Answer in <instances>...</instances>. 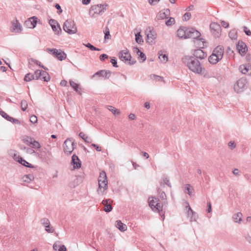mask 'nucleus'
Returning a JSON list of instances; mask_svg holds the SVG:
<instances>
[{"mask_svg":"<svg viewBox=\"0 0 251 251\" xmlns=\"http://www.w3.org/2000/svg\"><path fill=\"white\" fill-rule=\"evenodd\" d=\"M177 36L181 39H197L201 36L199 31L193 28L180 26L176 31Z\"/></svg>","mask_w":251,"mask_h":251,"instance_id":"nucleus-1","label":"nucleus"},{"mask_svg":"<svg viewBox=\"0 0 251 251\" xmlns=\"http://www.w3.org/2000/svg\"><path fill=\"white\" fill-rule=\"evenodd\" d=\"M184 62L190 70L196 74H203L204 69L201 67L200 62L191 57H186Z\"/></svg>","mask_w":251,"mask_h":251,"instance_id":"nucleus-2","label":"nucleus"},{"mask_svg":"<svg viewBox=\"0 0 251 251\" xmlns=\"http://www.w3.org/2000/svg\"><path fill=\"white\" fill-rule=\"evenodd\" d=\"M39 79L48 82L50 80V77L47 72L43 71L36 70L34 74L31 73L26 74L24 78V80L29 82L34 79Z\"/></svg>","mask_w":251,"mask_h":251,"instance_id":"nucleus-3","label":"nucleus"},{"mask_svg":"<svg viewBox=\"0 0 251 251\" xmlns=\"http://www.w3.org/2000/svg\"><path fill=\"white\" fill-rule=\"evenodd\" d=\"M108 7L107 4H98L92 5L89 10V15L92 18L101 15Z\"/></svg>","mask_w":251,"mask_h":251,"instance_id":"nucleus-4","label":"nucleus"},{"mask_svg":"<svg viewBox=\"0 0 251 251\" xmlns=\"http://www.w3.org/2000/svg\"><path fill=\"white\" fill-rule=\"evenodd\" d=\"M99 187L97 189L98 194L104 195L108 189V181L105 172H100L98 178Z\"/></svg>","mask_w":251,"mask_h":251,"instance_id":"nucleus-5","label":"nucleus"},{"mask_svg":"<svg viewBox=\"0 0 251 251\" xmlns=\"http://www.w3.org/2000/svg\"><path fill=\"white\" fill-rule=\"evenodd\" d=\"M148 202L149 206L152 210L155 212L159 213L162 220H164L165 215L164 213L162 211L163 205L159 201V200L155 197H151L149 198Z\"/></svg>","mask_w":251,"mask_h":251,"instance_id":"nucleus-6","label":"nucleus"},{"mask_svg":"<svg viewBox=\"0 0 251 251\" xmlns=\"http://www.w3.org/2000/svg\"><path fill=\"white\" fill-rule=\"evenodd\" d=\"M63 27L64 31L70 34H75L77 31L74 21L72 20L66 21Z\"/></svg>","mask_w":251,"mask_h":251,"instance_id":"nucleus-7","label":"nucleus"},{"mask_svg":"<svg viewBox=\"0 0 251 251\" xmlns=\"http://www.w3.org/2000/svg\"><path fill=\"white\" fill-rule=\"evenodd\" d=\"M46 51L60 61L65 60L67 57L66 54L60 49L48 48Z\"/></svg>","mask_w":251,"mask_h":251,"instance_id":"nucleus-8","label":"nucleus"},{"mask_svg":"<svg viewBox=\"0 0 251 251\" xmlns=\"http://www.w3.org/2000/svg\"><path fill=\"white\" fill-rule=\"evenodd\" d=\"M118 57L122 61L128 64L132 65L135 63V61L131 60V55L127 49L121 50L118 54Z\"/></svg>","mask_w":251,"mask_h":251,"instance_id":"nucleus-9","label":"nucleus"},{"mask_svg":"<svg viewBox=\"0 0 251 251\" xmlns=\"http://www.w3.org/2000/svg\"><path fill=\"white\" fill-rule=\"evenodd\" d=\"M146 41L149 44H152L157 37V33L153 28L148 27L145 30Z\"/></svg>","mask_w":251,"mask_h":251,"instance_id":"nucleus-10","label":"nucleus"},{"mask_svg":"<svg viewBox=\"0 0 251 251\" xmlns=\"http://www.w3.org/2000/svg\"><path fill=\"white\" fill-rule=\"evenodd\" d=\"M10 30L12 32L19 33L22 31L23 27L19 22L17 19H15L11 22Z\"/></svg>","mask_w":251,"mask_h":251,"instance_id":"nucleus-11","label":"nucleus"},{"mask_svg":"<svg viewBox=\"0 0 251 251\" xmlns=\"http://www.w3.org/2000/svg\"><path fill=\"white\" fill-rule=\"evenodd\" d=\"M74 142L71 139H67L64 144V150L66 153L70 154L74 151Z\"/></svg>","mask_w":251,"mask_h":251,"instance_id":"nucleus-12","label":"nucleus"},{"mask_svg":"<svg viewBox=\"0 0 251 251\" xmlns=\"http://www.w3.org/2000/svg\"><path fill=\"white\" fill-rule=\"evenodd\" d=\"M246 87V81L244 79L238 80L234 85V89L237 93L242 92Z\"/></svg>","mask_w":251,"mask_h":251,"instance_id":"nucleus-13","label":"nucleus"},{"mask_svg":"<svg viewBox=\"0 0 251 251\" xmlns=\"http://www.w3.org/2000/svg\"><path fill=\"white\" fill-rule=\"evenodd\" d=\"M236 49L240 55L244 56L248 51L246 44L242 41H239L236 45Z\"/></svg>","mask_w":251,"mask_h":251,"instance_id":"nucleus-14","label":"nucleus"},{"mask_svg":"<svg viewBox=\"0 0 251 251\" xmlns=\"http://www.w3.org/2000/svg\"><path fill=\"white\" fill-rule=\"evenodd\" d=\"M240 72L245 75L251 76V65L250 64L241 65L239 67Z\"/></svg>","mask_w":251,"mask_h":251,"instance_id":"nucleus-15","label":"nucleus"},{"mask_svg":"<svg viewBox=\"0 0 251 251\" xmlns=\"http://www.w3.org/2000/svg\"><path fill=\"white\" fill-rule=\"evenodd\" d=\"M37 20L38 19L36 17H31L25 22V25L28 28H33L36 26Z\"/></svg>","mask_w":251,"mask_h":251,"instance_id":"nucleus-16","label":"nucleus"},{"mask_svg":"<svg viewBox=\"0 0 251 251\" xmlns=\"http://www.w3.org/2000/svg\"><path fill=\"white\" fill-rule=\"evenodd\" d=\"M211 31L216 36H219L221 32L220 25L216 23H212L210 25Z\"/></svg>","mask_w":251,"mask_h":251,"instance_id":"nucleus-17","label":"nucleus"},{"mask_svg":"<svg viewBox=\"0 0 251 251\" xmlns=\"http://www.w3.org/2000/svg\"><path fill=\"white\" fill-rule=\"evenodd\" d=\"M49 23L55 33L59 34L60 32L61 31V29L57 22L51 19Z\"/></svg>","mask_w":251,"mask_h":251,"instance_id":"nucleus-18","label":"nucleus"},{"mask_svg":"<svg viewBox=\"0 0 251 251\" xmlns=\"http://www.w3.org/2000/svg\"><path fill=\"white\" fill-rule=\"evenodd\" d=\"M170 15V10L168 9H163L158 13L156 17L158 20H162L168 18Z\"/></svg>","mask_w":251,"mask_h":251,"instance_id":"nucleus-19","label":"nucleus"},{"mask_svg":"<svg viewBox=\"0 0 251 251\" xmlns=\"http://www.w3.org/2000/svg\"><path fill=\"white\" fill-rule=\"evenodd\" d=\"M113 201L110 199L103 200L102 202V204L104 205V210L105 212H110L112 209V203Z\"/></svg>","mask_w":251,"mask_h":251,"instance_id":"nucleus-20","label":"nucleus"},{"mask_svg":"<svg viewBox=\"0 0 251 251\" xmlns=\"http://www.w3.org/2000/svg\"><path fill=\"white\" fill-rule=\"evenodd\" d=\"M71 164L73 165L74 169H78L80 168L81 165L80 160L75 155L72 156Z\"/></svg>","mask_w":251,"mask_h":251,"instance_id":"nucleus-21","label":"nucleus"},{"mask_svg":"<svg viewBox=\"0 0 251 251\" xmlns=\"http://www.w3.org/2000/svg\"><path fill=\"white\" fill-rule=\"evenodd\" d=\"M158 58L162 63H166L168 61V55L166 52L160 50L158 53Z\"/></svg>","mask_w":251,"mask_h":251,"instance_id":"nucleus-22","label":"nucleus"},{"mask_svg":"<svg viewBox=\"0 0 251 251\" xmlns=\"http://www.w3.org/2000/svg\"><path fill=\"white\" fill-rule=\"evenodd\" d=\"M213 52L218 56V57L223 58L224 53V48L223 46H218L214 50Z\"/></svg>","mask_w":251,"mask_h":251,"instance_id":"nucleus-23","label":"nucleus"},{"mask_svg":"<svg viewBox=\"0 0 251 251\" xmlns=\"http://www.w3.org/2000/svg\"><path fill=\"white\" fill-rule=\"evenodd\" d=\"M193 54L195 57L201 59L204 58L206 56L205 53L201 49L195 50Z\"/></svg>","mask_w":251,"mask_h":251,"instance_id":"nucleus-24","label":"nucleus"},{"mask_svg":"<svg viewBox=\"0 0 251 251\" xmlns=\"http://www.w3.org/2000/svg\"><path fill=\"white\" fill-rule=\"evenodd\" d=\"M222 59L221 57H218L214 52H213L212 54L209 57V61L211 64H216L220 60Z\"/></svg>","mask_w":251,"mask_h":251,"instance_id":"nucleus-25","label":"nucleus"},{"mask_svg":"<svg viewBox=\"0 0 251 251\" xmlns=\"http://www.w3.org/2000/svg\"><path fill=\"white\" fill-rule=\"evenodd\" d=\"M55 251H66V248L63 245H61L59 242H55L53 246Z\"/></svg>","mask_w":251,"mask_h":251,"instance_id":"nucleus-26","label":"nucleus"},{"mask_svg":"<svg viewBox=\"0 0 251 251\" xmlns=\"http://www.w3.org/2000/svg\"><path fill=\"white\" fill-rule=\"evenodd\" d=\"M116 227L121 231H125L127 229L126 225L122 223L121 221H117L116 224Z\"/></svg>","mask_w":251,"mask_h":251,"instance_id":"nucleus-27","label":"nucleus"},{"mask_svg":"<svg viewBox=\"0 0 251 251\" xmlns=\"http://www.w3.org/2000/svg\"><path fill=\"white\" fill-rule=\"evenodd\" d=\"M70 84L71 87L77 93L81 94V89L79 87V84L76 83L73 80L70 81Z\"/></svg>","mask_w":251,"mask_h":251,"instance_id":"nucleus-28","label":"nucleus"},{"mask_svg":"<svg viewBox=\"0 0 251 251\" xmlns=\"http://www.w3.org/2000/svg\"><path fill=\"white\" fill-rule=\"evenodd\" d=\"M199 38L196 39V41L195 42L196 46L200 49L203 48L206 43L205 41L201 40V39H199Z\"/></svg>","mask_w":251,"mask_h":251,"instance_id":"nucleus-29","label":"nucleus"},{"mask_svg":"<svg viewBox=\"0 0 251 251\" xmlns=\"http://www.w3.org/2000/svg\"><path fill=\"white\" fill-rule=\"evenodd\" d=\"M106 108L115 115H119L120 114V110L113 106L107 105Z\"/></svg>","mask_w":251,"mask_h":251,"instance_id":"nucleus-30","label":"nucleus"},{"mask_svg":"<svg viewBox=\"0 0 251 251\" xmlns=\"http://www.w3.org/2000/svg\"><path fill=\"white\" fill-rule=\"evenodd\" d=\"M110 74L111 73L109 71H100L97 72L96 74V75H100L106 78H108L110 76Z\"/></svg>","mask_w":251,"mask_h":251,"instance_id":"nucleus-31","label":"nucleus"},{"mask_svg":"<svg viewBox=\"0 0 251 251\" xmlns=\"http://www.w3.org/2000/svg\"><path fill=\"white\" fill-rule=\"evenodd\" d=\"M242 214L238 212L234 214L233 216V220L235 222L240 223L242 221Z\"/></svg>","mask_w":251,"mask_h":251,"instance_id":"nucleus-32","label":"nucleus"},{"mask_svg":"<svg viewBox=\"0 0 251 251\" xmlns=\"http://www.w3.org/2000/svg\"><path fill=\"white\" fill-rule=\"evenodd\" d=\"M79 136L85 142L87 143H90L91 142V138L86 134L83 132H80L79 134Z\"/></svg>","mask_w":251,"mask_h":251,"instance_id":"nucleus-33","label":"nucleus"},{"mask_svg":"<svg viewBox=\"0 0 251 251\" xmlns=\"http://www.w3.org/2000/svg\"><path fill=\"white\" fill-rule=\"evenodd\" d=\"M30 146L34 149H40L41 148L40 143L35 141L34 139H33Z\"/></svg>","mask_w":251,"mask_h":251,"instance_id":"nucleus-34","label":"nucleus"},{"mask_svg":"<svg viewBox=\"0 0 251 251\" xmlns=\"http://www.w3.org/2000/svg\"><path fill=\"white\" fill-rule=\"evenodd\" d=\"M186 210L187 211V217L192 218L193 214V211L189 205L186 206Z\"/></svg>","mask_w":251,"mask_h":251,"instance_id":"nucleus-35","label":"nucleus"},{"mask_svg":"<svg viewBox=\"0 0 251 251\" xmlns=\"http://www.w3.org/2000/svg\"><path fill=\"white\" fill-rule=\"evenodd\" d=\"M136 52L138 54V55L140 56L141 59L143 61H145L146 59V55L144 53L140 51V50L138 49H136Z\"/></svg>","mask_w":251,"mask_h":251,"instance_id":"nucleus-36","label":"nucleus"},{"mask_svg":"<svg viewBox=\"0 0 251 251\" xmlns=\"http://www.w3.org/2000/svg\"><path fill=\"white\" fill-rule=\"evenodd\" d=\"M33 139V138H32L30 137L26 136L23 139V141L24 143H26L27 145L30 146Z\"/></svg>","mask_w":251,"mask_h":251,"instance_id":"nucleus-37","label":"nucleus"},{"mask_svg":"<svg viewBox=\"0 0 251 251\" xmlns=\"http://www.w3.org/2000/svg\"><path fill=\"white\" fill-rule=\"evenodd\" d=\"M29 63L31 64H36L37 65H38L39 66H40L44 69H45V68L43 66L41 65V63L38 60H35L34 59H31L29 60Z\"/></svg>","mask_w":251,"mask_h":251,"instance_id":"nucleus-38","label":"nucleus"},{"mask_svg":"<svg viewBox=\"0 0 251 251\" xmlns=\"http://www.w3.org/2000/svg\"><path fill=\"white\" fill-rule=\"evenodd\" d=\"M175 24V20L174 18H170L166 22V25L167 26H171Z\"/></svg>","mask_w":251,"mask_h":251,"instance_id":"nucleus-39","label":"nucleus"},{"mask_svg":"<svg viewBox=\"0 0 251 251\" xmlns=\"http://www.w3.org/2000/svg\"><path fill=\"white\" fill-rule=\"evenodd\" d=\"M27 101L25 100H23L21 103V106L22 110L25 111L27 108Z\"/></svg>","mask_w":251,"mask_h":251,"instance_id":"nucleus-40","label":"nucleus"},{"mask_svg":"<svg viewBox=\"0 0 251 251\" xmlns=\"http://www.w3.org/2000/svg\"><path fill=\"white\" fill-rule=\"evenodd\" d=\"M135 40L137 43H141L143 42L142 36L140 33H137L135 34Z\"/></svg>","mask_w":251,"mask_h":251,"instance_id":"nucleus-41","label":"nucleus"},{"mask_svg":"<svg viewBox=\"0 0 251 251\" xmlns=\"http://www.w3.org/2000/svg\"><path fill=\"white\" fill-rule=\"evenodd\" d=\"M49 222L48 221H47V223H44L45 226L46 227V230L49 233H52L53 232V229L52 227H50V226L48 225Z\"/></svg>","mask_w":251,"mask_h":251,"instance_id":"nucleus-42","label":"nucleus"},{"mask_svg":"<svg viewBox=\"0 0 251 251\" xmlns=\"http://www.w3.org/2000/svg\"><path fill=\"white\" fill-rule=\"evenodd\" d=\"M186 188L187 190L188 194L190 196H191L194 191L193 188L191 187V186L190 184H187L186 185Z\"/></svg>","mask_w":251,"mask_h":251,"instance_id":"nucleus-43","label":"nucleus"},{"mask_svg":"<svg viewBox=\"0 0 251 251\" xmlns=\"http://www.w3.org/2000/svg\"><path fill=\"white\" fill-rule=\"evenodd\" d=\"M33 178V176H25L23 177V180L25 182H30Z\"/></svg>","mask_w":251,"mask_h":251,"instance_id":"nucleus-44","label":"nucleus"},{"mask_svg":"<svg viewBox=\"0 0 251 251\" xmlns=\"http://www.w3.org/2000/svg\"><path fill=\"white\" fill-rule=\"evenodd\" d=\"M85 46L86 47L89 48L91 50H99L100 49L96 48V47H94L93 45H92L90 43H87L86 44H84Z\"/></svg>","mask_w":251,"mask_h":251,"instance_id":"nucleus-45","label":"nucleus"},{"mask_svg":"<svg viewBox=\"0 0 251 251\" xmlns=\"http://www.w3.org/2000/svg\"><path fill=\"white\" fill-rule=\"evenodd\" d=\"M104 34H105V39H110V37H111V35L110 34V32H109V28L106 27L105 28V29L104 30Z\"/></svg>","mask_w":251,"mask_h":251,"instance_id":"nucleus-46","label":"nucleus"},{"mask_svg":"<svg viewBox=\"0 0 251 251\" xmlns=\"http://www.w3.org/2000/svg\"><path fill=\"white\" fill-rule=\"evenodd\" d=\"M22 165L25 166H26V167H30V164L26 162L25 160L22 159V158H21L20 159V160L19 161Z\"/></svg>","mask_w":251,"mask_h":251,"instance_id":"nucleus-47","label":"nucleus"},{"mask_svg":"<svg viewBox=\"0 0 251 251\" xmlns=\"http://www.w3.org/2000/svg\"><path fill=\"white\" fill-rule=\"evenodd\" d=\"M30 121L33 124H35L37 122V118L35 115H32L30 118Z\"/></svg>","mask_w":251,"mask_h":251,"instance_id":"nucleus-48","label":"nucleus"},{"mask_svg":"<svg viewBox=\"0 0 251 251\" xmlns=\"http://www.w3.org/2000/svg\"><path fill=\"white\" fill-rule=\"evenodd\" d=\"M191 17V14L190 13H186L183 15V19L185 21L189 20Z\"/></svg>","mask_w":251,"mask_h":251,"instance_id":"nucleus-49","label":"nucleus"},{"mask_svg":"<svg viewBox=\"0 0 251 251\" xmlns=\"http://www.w3.org/2000/svg\"><path fill=\"white\" fill-rule=\"evenodd\" d=\"M244 31L245 33L248 36H251V31L250 29L248 28L246 26L243 27Z\"/></svg>","mask_w":251,"mask_h":251,"instance_id":"nucleus-50","label":"nucleus"},{"mask_svg":"<svg viewBox=\"0 0 251 251\" xmlns=\"http://www.w3.org/2000/svg\"><path fill=\"white\" fill-rule=\"evenodd\" d=\"M221 25L225 28H227L229 26V24L228 22H226L224 21H222L221 22Z\"/></svg>","mask_w":251,"mask_h":251,"instance_id":"nucleus-51","label":"nucleus"},{"mask_svg":"<svg viewBox=\"0 0 251 251\" xmlns=\"http://www.w3.org/2000/svg\"><path fill=\"white\" fill-rule=\"evenodd\" d=\"M92 146H93V147L95 148L96 150H97V151H101V147L96 145V144H92L91 145Z\"/></svg>","mask_w":251,"mask_h":251,"instance_id":"nucleus-52","label":"nucleus"},{"mask_svg":"<svg viewBox=\"0 0 251 251\" xmlns=\"http://www.w3.org/2000/svg\"><path fill=\"white\" fill-rule=\"evenodd\" d=\"M228 145L229 148L231 150H233V149H234L236 146L234 142H229Z\"/></svg>","mask_w":251,"mask_h":251,"instance_id":"nucleus-53","label":"nucleus"},{"mask_svg":"<svg viewBox=\"0 0 251 251\" xmlns=\"http://www.w3.org/2000/svg\"><path fill=\"white\" fill-rule=\"evenodd\" d=\"M160 0H149V2L151 5H154L157 3Z\"/></svg>","mask_w":251,"mask_h":251,"instance_id":"nucleus-54","label":"nucleus"},{"mask_svg":"<svg viewBox=\"0 0 251 251\" xmlns=\"http://www.w3.org/2000/svg\"><path fill=\"white\" fill-rule=\"evenodd\" d=\"M111 63L113 64L114 67H118L117 65V61L114 57L111 59Z\"/></svg>","mask_w":251,"mask_h":251,"instance_id":"nucleus-55","label":"nucleus"},{"mask_svg":"<svg viewBox=\"0 0 251 251\" xmlns=\"http://www.w3.org/2000/svg\"><path fill=\"white\" fill-rule=\"evenodd\" d=\"M6 119H7V120L10 121V122H15V121H17V120H15L13 118L9 116V115H7V116H6Z\"/></svg>","mask_w":251,"mask_h":251,"instance_id":"nucleus-56","label":"nucleus"},{"mask_svg":"<svg viewBox=\"0 0 251 251\" xmlns=\"http://www.w3.org/2000/svg\"><path fill=\"white\" fill-rule=\"evenodd\" d=\"M6 119H7V120L10 121V122H15V121H17V120H15L13 118L9 116V115H7V116H6Z\"/></svg>","mask_w":251,"mask_h":251,"instance_id":"nucleus-57","label":"nucleus"},{"mask_svg":"<svg viewBox=\"0 0 251 251\" xmlns=\"http://www.w3.org/2000/svg\"><path fill=\"white\" fill-rule=\"evenodd\" d=\"M105 58H108V56L106 54H101L100 56V59L101 60H103Z\"/></svg>","mask_w":251,"mask_h":251,"instance_id":"nucleus-58","label":"nucleus"},{"mask_svg":"<svg viewBox=\"0 0 251 251\" xmlns=\"http://www.w3.org/2000/svg\"><path fill=\"white\" fill-rule=\"evenodd\" d=\"M60 84L62 86H66L67 84V82L65 80H63L60 82Z\"/></svg>","mask_w":251,"mask_h":251,"instance_id":"nucleus-59","label":"nucleus"},{"mask_svg":"<svg viewBox=\"0 0 251 251\" xmlns=\"http://www.w3.org/2000/svg\"><path fill=\"white\" fill-rule=\"evenodd\" d=\"M128 118L131 120H134L135 119V115L134 114L131 113L129 115Z\"/></svg>","mask_w":251,"mask_h":251,"instance_id":"nucleus-60","label":"nucleus"},{"mask_svg":"<svg viewBox=\"0 0 251 251\" xmlns=\"http://www.w3.org/2000/svg\"><path fill=\"white\" fill-rule=\"evenodd\" d=\"M234 175H239V171L238 169H234L233 171H232Z\"/></svg>","mask_w":251,"mask_h":251,"instance_id":"nucleus-61","label":"nucleus"},{"mask_svg":"<svg viewBox=\"0 0 251 251\" xmlns=\"http://www.w3.org/2000/svg\"><path fill=\"white\" fill-rule=\"evenodd\" d=\"M208 206V212L210 213L211 211V205L210 202L207 203Z\"/></svg>","mask_w":251,"mask_h":251,"instance_id":"nucleus-62","label":"nucleus"},{"mask_svg":"<svg viewBox=\"0 0 251 251\" xmlns=\"http://www.w3.org/2000/svg\"><path fill=\"white\" fill-rule=\"evenodd\" d=\"M90 0H82V3L83 4L87 5V4H88L90 3Z\"/></svg>","mask_w":251,"mask_h":251,"instance_id":"nucleus-63","label":"nucleus"},{"mask_svg":"<svg viewBox=\"0 0 251 251\" xmlns=\"http://www.w3.org/2000/svg\"><path fill=\"white\" fill-rule=\"evenodd\" d=\"M142 154H143L144 157H145L146 158H148L150 156L149 154L146 152H142Z\"/></svg>","mask_w":251,"mask_h":251,"instance_id":"nucleus-64","label":"nucleus"}]
</instances>
